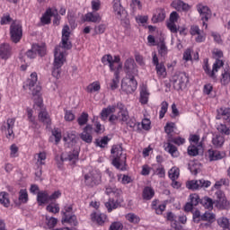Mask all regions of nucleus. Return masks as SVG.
Instances as JSON below:
<instances>
[{"label":"nucleus","mask_w":230,"mask_h":230,"mask_svg":"<svg viewBox=\"0 0 230 230\" xmlns=\"http://www.w3.org/2000/svg\"><path fill=\"white\" fill-rule=\"evenodd\" d=\"M217 131L223 136H230V127H227L226 124L217 125Z\"/></svg>","instance_id":"49"},{"label":"nucleus","mask_w":230,"mask_h":230,"mask_svg":"<svg viewBox=\"0 0 230 230\" xmlns=\"http://www.w3.org/2000/svg\"><path fill=\"white\" fill-rule=\"evenodd\" d=\"M37 202L39 206L49 204V193H48V190H41L38 192Z\"/></svg>","instance_id":"28"},{"label":"nucleus","mask_w":230,"mask_h":230,"mask_svg":"<svg viewBox=\"0 0 230 230\" xmlns=\"http://www.w3.org/2000/svg\"><path fill=\"white\" fill-rule=\"evenodd\" d=\"M177 128L175 122H167L164 126V132L167 134V139L173 137V132Z\"/></svg>","instance_id":"38"},{"label":"nucleus","mask_w":230,"mask_h":230,"mask_svg":"<svg viewBox=\"0 0 230 230\" xmlns=\"http://www.w3.org/2000/svg\"><path fill=\"white\" fill-rule=\"evenodd\" d=\"M184 143H186V138L182 137H169L167 142L164 145V148L172 157H179L180 154L177 146H181Z\"/></svg>","instance_id":"4"},{"label":"nucleus","mask_w":230,"mask_h":230,"mask_svg":"<svg viewBox=\"0 0 230 230\" xmlns=\"http://www.w3.org/2000/svg\"><path fill=\"white\" fill-rule=\"evenodd\" d=\"M0 204L4 206V208H10V194H8V192H0Z\"/></svg>","instance_id":"39"},{"label":"nucleus","mask_w":230,"mask_h":230,"mask_svg":"<svg viewBox=\"0 0 230 230\" xmlns=\"http://www.w3.org/2000/svg\"><path fill=\"white\" fill-rule=\"evenodd\" d=\"M167 220H169V222L171 223V226L172 227V229H177L178 226H179V222H177V220H175V215H173L172 212H168L167 216H166Z\"/></svg>","instance_id":"52"},{"label":"nucleus","mask_w":230,"mask_h":230,"mask_svg":"<svg viewBox=\"0 0 230 230\" xmlns=\"http://www.w3.org/2000/svg\"><path fill=\"white\" fill-rule=\"evenodd\" d=\"M119 206V203H118V201L114 200L113 199H110L105 203V208L108 209V213H111L112 210L118 209Z\"/></svg>","instance_id":"44"},{"label":"nucleus","mask_w":230,"mask_h":230,"mask_svg":"<svg viewBox=\"0 0 230 230\" xmlns=\"http://www.w3.org/2000/svg\"><path fill=\"white\" fill-rule=\"evenodd\" d=\"M187 152L190 157H196L199 154V147H197V146L190 145L188 146Z\"/></svg>","instance_id":"59"},{"label":"nucleus","mask_w":230,"mask_h":230,"mask_svg":"<svg viewBox=\"0 0 230 230\" xmlns=\"http://www.w3.org/2000/svg\"><path fill=\"white\" fill-rule=\"evenodd\" d=\"M119 190L114 186H111V185H106L105 186V193L106 195H116L119 194Z\"/></svg>","instance_id":"57"},{"label":"nucleus","mask_w":230,"mask_h":230,"mask_svg":"<svg viewBox=\"0 0 230 230\" xmlns=\"http://www.w3.org/2000/svg\"><path fill=\"white\" fill-rule=\"evenodd\" d=\"M124 71L128 77L129 85L127 87V82L123 79L121 83L122 89H125V91H134V89H137L136 76H137L139 71L137 70V65H136L134 58H128L125 61Z\"/></svg>","instance_id":"1"},{"label":"nucleus","mask_w":230,"mask_h":230,"mask_svg":"<svg viewBox=\"0 0 230 230\" xmlns=\"http://www.w3.org/2000/svg\"><path fill=\"white\" fill-rule=\"evenodd\" d=\"M80 156V149H74L73 152H70L67 155V160L72 163V164H76L78 157Z\"/></svg>","instance_id":"41"},{"label":"nucleus","mask_w":230,"mask_h":230,"mask_svg":"<svg viewBox=\"0 0 230 230\" xmlns=\"http://www.w3.org/2000/svg\"><path fill=\"white\" fill-rule=\"evenodd\" d=\"M111 154L113 155L112 164L117 170L121 169V165L127 163V155L123 154V147L115 145L111 147Z\"/></svg>","instance_id":"6"},{"label":"nucleus","mask_w":230,"mask_h":230,"mask_svg":"<svg viewBox=\"0 0 230 230\" xmlns=\"http://www.w3.org/2000/svg\"><path fill=\"white\" fill-rule=\"evenodd\" d=\"M37 55L44 57L46 55V44H33L31 49L26 52L28 58H36Z\"/></svg>","instance_id":"13"},{"label":"nucleus","mask_w":230,"mask_h":230,"mask_svg":"<svg viewBox=\"0 0 230 230\" xmlns=\"http://www.w3.org/2000/svg\"><path fill=\"white\" fill-rule=\"evenodd\" d=\"M55 13L51 8H48L40 18V22L43 26L46 24H51V18L54 17Z\"/></svg>","instance_id":"30"},{"label":"nucleus","mask_w":230,"mask_h":230,"mask_svg":"<svg viewBox=\"0 0 230 230\" xmlns=\"http://www.w3.org/2000/svg\"><path fill=\"white\" fill-rule=\"evenodd\" d=\"M169 179L171 181H177L179 179V176L181 175V170L178 167H172L168 172Z\"/></svg>","instance_id":"42"},{"label":"nucleus","mask_w":230,"mask_h":230,"mask_svg":"<svg viewBox=\"0 0 230 230\" xmlns=\"http://www.w3.org/2000/svg\"><path fill=\"white\" fill-rule=\"evenodd\" d=\"M12 21L13 20H12V17L10 16V13H4L1 17L0 24L2 26H4L6 24H10V22H12Z\"/></svg>","instance_id":"61"},{"label":"nucleus","mask_w":230,"mask_h":230,"mask_svg":"<svg viewBox=\"0 0 230 230\" xmlns=\"http://www.w3.org/2000/svg\"><path fill=\"white\" fill-rule=\"evenodd\" d=\"M84 184L88 186V188L99 186V184H102V173L98 171H91L84 174Z\"/></svg>","instance_id":"8"},{"label":"nucleus","mask_w":230,"mask_h":230,"mask_svg":"<svg viewBox=\"0 0 230 230\" xmlns=\"http://www.w3.org/2000/svg\"><path fill=\"white\" fill-rule=\"evenodd\" d=\"M46 152H40L39 154H37L36 165L38 166V168H40V166H44V164H46Z\"/></svg>","instance_id":"43"},{"label":"nucleus","mask_w":230,"mask_h":230,"mask_svg":"<svg viewBox=\"0 0 230 230\" xmlns=\"http://www.w3.org/2000/svg\"><path fill=\"white\" fill-rule=\"evenodd\" d=\"M102 21V16L98 13L90 12L84 14V22H100Z\"/></svg>","instance_id":"29"},{"label":"nucleus","mask_w":230,"mask_h":230,"mask_svg":"<svg viewBox=\"0 0 230 230\" xmlns=\"http://www.w3.org/2000/svg\"><path fill=\"white\" fill-rule=\"evenodd\" d=\"M213 55L214 57H216V61L213 64L212 66V70L209 67V63L208 61L205 62L204 66H203V69L206 73V75H208V76L209 78H211L212 80L216 81L217 80V73H218V70L220 69V67L224 66V61H222L220 58H222V57H224V52L220 49H216L213 51Z\"/></svg>","instance_id":"3"},{"label":"nucleus","mask_w":230,"mask_h":230,"mask_svg":"<svg viewBox=\"0 0 230 230\" xmlns=\"http://www.w3.org/2000/svg\"><path fill=\"white\" fill-rule=\"evenodd\" d=\"M158 54L160 57H166V55H168V47H166V43H164V41L158 45Z\"/></svg>","instance_id":"53"},{"label":"nucleus","mask_w":230,"mask_h":230,"mask_svg":"<svg viewBox=\"0 0 230 230\" xmlns=\"http://www.w3.org/2000/svg\"><path fill=\"white\" fill-rule=\"evenodd\" d=\"M92 222H95L98 226H103L107 222V215L100 212H94L91 215Z\"/></svg>","instance_id":"26"},{"label":"nucleus","mask_w":230,"mask_h":230,"mask_svg":"<svg viewBox=\"0 0 230 230\" xmlns=\"http://www.w3.org/2000/svg\"><path fill=\"white\" fill-rule=\"evenodd\" d=\"M118 118L119 119H120V121L126 123V121H128V119L130 118L128 116V111L126 110V111H119Z\"/></svg>","instance_id":"62"},{"label":"nucleus","mask_w":230,"mask_h":230,"mask_svg":"<svg viewBox=\"0 0 230 230\" xmlns=\"http://www.w3.org/2000/svg\"><path fill=\"white\" fill-rule=\"evenodd\" d=\"M39 82V77L36 72L31 74L30 78L27 79L25 84L23 85L24 89L26 87L31 92L32 96H39L42 91V86L37 84Z\"/></svg>","instance_id":"7"},{"label":"nucleus","mask_w":230,"mask_h":230,"mask_svg":"<svg viewBox=\"0 0 230 230\" xmlns=\"http://www.w3.org/2000/svg\"><path fill=\"white\" fill-rule=\"evenodd\" d=\"M47 226L49 229H53L57 226L58 220L55 217H46Z\"/></svg>","instance_id":"64"},{"label":"nucleus","mask_w":230,"mask_h":230,"mask_svg":"<svg viewBox=\"0 0 230 230\" xmlns=\"http://www.w3.org/2000/svg\"><path fill=\"white\" fill-rule=\"evenodd\" d=\"M166 19V11L164 8L156 9V13L153 15L151 21L153 24H157V22H163Z\"/></svg>","instance_id":"24"},{"label":"nucleus","mask_w":230,"mask_h":230,"mask_svg":"<svg viewBox=\"0 0 230 230\" xmlns=\"http://www.w3.org/2000/svg\"><path fill=\"white\" fill-rule=\"evenodd\" d=\"M116 112V106L115 105H109L107 108H103L101 111V119L102 121H105L111 114H114Z\"/></svg>","instance_id":"32"},{"label":"nucleus","mask_w":230,"mask_h":230,"mask_svg":"<svg viewBox=\"0 0 230 230\" xmlns=\"http://www.w3.org/2000/svg\"><path fill=\"white\" fill-rule=\"evenodd\" d=\"M63 216V222L66 224H71V226H78V220L73 210V205H66L61 211Z\"/></svg>","instance_id":"10"},{"label":"nucleus","mask_w":230,"mask_h":230,"mask_svg":"<svg viewBox=\"0 0 230 230\" xmlns=\"http://www.w3.org/2000/svg\"><path fill=\"white\" fill-rule=\"evenodd\" d=\"M155 195V190L152 187H145L142 191V198L144 200H152Z\"/></svg>","instance_id":"34"},{"label":"nucleus","mask_w":230,"mask_h":230,"mask_svg":"<svg viewBox=\"0 0 230 230\" xmlns=\"http://www.w3.org/2000/svg\"><path fill=\"white\" fill-rule=\"evenodd\" d=\"M188 82V76L186 74H178L174 75L172 78V83L174 87V89H182L184 85H186V83Z\"/></svg>","instance_id":"18"},{"label":"nucleus","mask_w":230,"mask_h":230,"mask_svg":"<svg viewBox=\"0 0 230 230\" xmlns=\"http://www.w3.org/2000/svg\"><path fill=\"white\" fill-rule=\"evenodd\" d=\"M64 141L66 143H76V134L74 131L67 132L66 136L64 137Z\"/></svg>","instance_id":"56"},{"label":"nucleus","mask_w":230,"mask_h":230,"mask_svg":"<svg viewBox=\"0 0 230 230\" xmlns=\"http://www.w3.org/2000/svg\"><path fill=\"white\" fill-rule=\"evenodd\" d=\"M196 8L200 15L203 26L208 28V23L206 22H208V21H209V17H211V10H209V7L202 4H198Z\"/></svg>","instance_id":"16"},{"label":"nucleus","mask_w":230,"mask_h":230,"mask_svg":"<svg viewBox=\"0 0 230 230\" xmlns=\"http://www.w3.org/2000/svg\"><path fill=\"white\" fill-rule=\"evenodd\" d=\"M153 65L155 66V71L158 78H164L167 75L166 66L164 62L159 63V58H157V53L153 52Z\"/></svg>","instance_id":"14"},{"label":"nucleus","mask_w":230,"mask_h":230,"mask_svg":"<svg viewBox=\"0 0 230 230\" xmlns=\"http://www.w3.org/2000/svg\"><path fill=\"white\" fill-rule=\"evenodd\" d=\"M64 62H66V59L54 56V63L52 69V76H54V78H60L61 68L62 66H64Z\"/></svg>","instance_id":"19"},{"label":"nucleus","mask_w":230,"mask_h":230,"mask_svg":"<svg viewBox=\"0 0 230 230\" xmlns=\"http://www.w3.org/2000/svg\"><path fill=\"white\" fill-rule=\"evenodd\" d=\"M168 112V102L164 101L161 103V110L159 111V119H163L165 114Z\"/></svg>","instance_id":"51"},{"label":"nucleus","mask_w":230,"mask_h":230,"mask_svg":"<svg viewBox=\"0 0 230 230\" xmlns=\"http://www.w3.org/2000/svg\"><path fill=\"white\" fill-rule=\"evenodd\" d=\"M12 57V47L8 43L0 45V58L3 60H8Z\"/></svg>","instance_id":"23"},{"label":"nucleus","mask_w":230,"mask_h":230,"mask_svg":"<svg viewBox=\"0 0 230 230\" xmlns=\"http://www.w3.org/2000/svg\"><path fill=\"white\" fill-rule=\"evenodd\" d=\"M10 35L11 40L17 44V42H21V39H22V24L17 22H13L10 26Z\"/></svg>","instance_id":"12"},{"label":"nucleus","mask_w":230,"mask_h":230,"mask_svg":"<svg viewBox=\"0 0 230 230\" xmlns=\"http://www.w3.org/2000/svg\"><path fill=\"white\" fill-rule=\"evenodd\" d=\"M224 143H226V138L221 135H217L212 138V145H214L216 148H222Z\"/></svg>","instance_id":"40"},{"label":"nucleus","mask_w":230,"mask_h":230,"mask_svg":"<svg viewBox=\"0 0 230 230\" xmlns=\"http://www.w3.org/2000/svg\"><path fill=\"white\" fill-rule=\"evenodd\" d=\"M201 220H203L204 222H215V214L211 212H205L201 216Z\"/></svg>","instance_id":"58"},{"label":"nucleus","mask_w":230,"mask_h":230,"mask_svg":"<svg viewBox=\"0 0 230 230\" xmlns=\"http://www.w3.org/2000/svg\"><path fill=\"white\" fill-rule=\"evenodd\" d=\"M207 157L210 162L220 161V159H224V155L218 150L208 149Z\"/></svg>","instance_id":"27"},{"label":"nucleus","mask_w":230,"mask_h":230,"mask_svg":"<svg viewBox=\"0 0 230 230\" xmlns=\"http://www.w3.org/2000/svg\"><path fill=\"white\" fill-rule=\"evenodd\" d=\"M179 13L173 11L169 16V20L166 22V27L171 33H177V22H179Z\"/></svg>","instance_id":"17"},{"label":"nucleus","mask_w":230,"mask_h":230,"mask_svg":"<svg viewBox=\"0 0 230 230\" xmlns=\"http://www.w3.org/2000/svg\"><path fill=\"white\" fill-rule=\"evenodd\" d=\"M110 141H111V138L105 136L102 139H96V145L97 146H100V148H105V146L109 145Z\"/></svg>","instance_id":"55"},{"label":"nucleus","mask_w":230,"mask_h":230,"mask_svg":"<svg viewBox=\"0 0 230 230\" xmlns=\"http://www.w3.org/2000/svg\"><path fill=\"white\" fill-rule=\"evenodd\" d=\"M190 34L194 37L195 42H198V44L206 42V32L200 30L199 25L190 26Z\"/></svg>","instance_id":"15"},{"label":"nucleus","mask_w":230,"mask_h":230,"mask_svg":"<svg viewBox=\"0 0 230 230\" xmlns=\"http://www.w3.org/2000/svg\"><path fill=\"white\" fill-rule=\"evenodd\" d=\"M200 184H202V181L200 180H192L187 182V188L188 190H200Z\"/></svg>","instance_id":"46"},{"label":"nucleus","mask_w":230,"mask_h":230,"mask_svg":"<svg viewBox=\"0 0 230 230\" xmlns=\"http://www.w3.org/2000/svg\"><path fill=\"white\" fill-rule=\"evenodd\" d=\"M150 100V92L148 91V86L146 84H142L140 87V97L139 102L141 105H146Z\"/></svg>","instance_id":"21"},{"label":"nucleus","mask_w":230,"mask_h":230,"mask_svg":"<svg viewBox=\"0 0 230 230\" xmlns=\"http://www.w3.org/2000/svg\"><path fill=\"white\" fill-rule=\"evenodd\" d=\"M39 119L41 121V123H44V125H47V127H49L51 125V118L49 117V114L46 110H41L39 113Z\"/></svg>","instance_id":"33"},{"label":"nucleus","mask_w":230,"mask_h":230,"mask_svg":"<svg viewBox=\"0 0 230 230\" xmlns=\"http://www.w3.org/2000/svg\"><path fill=\"white\" fill-rule=\"evenodd\" d=\"M89 121V113L83 112L77 119V123L80 127H84V125H87Z\"/></svg>","instance_id":"47"},{"label":"nucleus","mask_w":230,"mask_h":230,"mask_svg":"<svg viewBox=\"0 0 230 230\" xmlns=\"http://www.w3.org/2000/svg\"><path fill=\"white\" fill-rule=\"evenodd\" d=\"M229 66H226L224 68V71L221 74V84L222 85H229L230 83V71H229Z\"/></svg>","instance_id":"36"},{"label":"nucleus","mask_w":230,"mask_h":230,"mask_svg":"<svg viewBox=\"0 0 230 230\" xmlns=\"http://www.w3.org/2000/svg\"><path fill=\"white\" fill-rule=\"evenodd\" d=\"M13 127H15V118H9L1 124L0 130L3 134H5L7 139H13L15 137Z\"/></svg>","instance_id":"9"},{"label":"nucleus","mask_w":230,"mask_h":230,"mask_svg":"<svg viewBox=\"0 0 230 230\" xmlns=\"http://www.w3.org/2000/svg\"><path fill=\"white\" fill-rule=\"evenodd\" d=\"M119 85V74L118 72L114 73V78L110 83V87L111 91H115V89H118Z\"/></svg>","instance_id":"48"},{"label":"nucleus","mask_w":230,"mask_h":230,"mask_svg":"<svg viewBox=\"0 0 230 230\" xmlns=\"http://www.w3.org/2000/svg\"><path fill=\"white\" fill-rule=\"evenodd\" d=\"M216 119H223L226 123H230V108L221 107L217 110Z\"/></svg>","instance_id":"20"},{"label":"nucleus","mask_w":230,"mask_h":230,"mask_svg":"<svg viewBox=\"0 0 230 230\" xmlns=\"http://www.w3.org/2000/svg\"><path fill=\"white\" fill-rule=\"evenodd\" d=\"M215 201L214 204L217 209H229L230 202L227 200L224 191L218 190L215 192Z\"/></svg>","instance_id":"11"},{"label":"nucleus","mask_w":230,"mask_h":230,"mask_svg":"<svg viewBox=\"0 0 230 230\" xmlns=\"http://www.w3.org/2000/svg\"><path fill=\"white\" fill-rule=\"evenodd\" d=\"M113 10L118 19H121L123 13H125V8L121 5V0H113Z\"/></svg>","instance_id":"31"},{"label":"nucleus","mask_w":230,"mask_h":230,"mask_svg":"<svg viewBox=\"0 0 230 230\" xmlns=\"http://www.w3.org/2000/svg\"><path fill=\"white\" fill-rule=\"evenodd\" d=\"M126 219L130 222V224H139L141 222V218L134 213H129L126 215Z\"/></svg>","instance_id":"50"},{"label":"nucleus","mask_w":230,"mask_h":230,"mask_svg":"<svg viewBox=\"0 0 230 230\" xmlns=\"http://www.w3.org/2000/svg\"><path fill=\"white\" fill-rule=\"evenodd\" d=\"M102 62L104 66L109 65L110 71L118 73L119 75L121 69H123V64H121V58L117 55L112 58V55L107 54L102 58Z\"/></svg>","instance_id":"5"},{"label":"nucleus","mask_w":230,"mask_h":230,"mask_svg":"<svg viewBox=\"0 0 230 230\" xmlns=\"http://www.w3.org/2000/svg\"><path fill=\"white\" fill-rule=\"evenodd\" d=\"M18 203H15L16 206H21V204H28L30 198L28 197V190L26 189H22L19 191Z\"/></svg>","instance_id":"35"},{"label":"nucleus","mask_w":230,"mask_h":230,"mask_svg":"<svg viewBox=\"0 0 230 230\" xmlns=\"http://www.w3.org/2000/svg\"><path fill=\"white\" fill-rule=\"evenodd\" d=\"M171 6L174 10H177V12H188L190 10V4L181 0H173Z\"/></svg>","instance_id":"25"},{"label":"nucleus","mask_w":230,"mask_h":230,"mask_svg":"<svg viewBox=\"0 0 230 230\" xmlns=\"http://www.w3.org/2000/svg\"><path fill=\"white\" fill-rule=\"evenodd\" d=\"M90 132H93V126L88 124L84 127L83 133L80 135L82 141L88 144L93 143V135H91Z\"/></svg>","instance_id":"22"},{"label":"nucleus","mask_w":230,"mask_h":230,"mask_svg":"<svg viewBox=\"0 0 230 230\" xmlns=\"http://www.w3.org/2000/svg\"><path fill=\"white\" fill-rule=\"evenodd\" d=\"M102 89V85L100 84V81H94L87 85L85 91L89 94H93V93H98Z\"/></svg>","instance_id":"37"},{"label":"nucleus","mask_w":230,"mask_h":230,"mask_svg":"<svg viewBox=\"0 0 230 230\" xmlns=\"http://www.w3.org/2000/svg\"><path fill=\"white\" fill-rule=\"evenodd\" d=\"M71 37V29L69 25H64L62 29V37L59 45L55 48L54 57L66 60V51L73 48V43L69 40Z\"/></svg>","instance_id":"2"},{"label":"nucleus","mask_w":230,"mask_h":230,"mask_svg":"<svg viewBox=\"0 0 230 230\" xmlns=\"http://www.w3.org/2000/svg\"><path fill=\"white\" fill-rule=\"evenodd\" d=\"M47 211H49V213H54L55 215L56 213H60V205L58 203H51L47 206Z\"/></svg>","instance_id":"54"},{"label":"nucleus","mask_w":230,"mask_h":230,"mask_svg":"<svg viewBox=\"0 0 230 230\" xmlns=\"http://www.w3.org/2000/svg\"><path fill=\"white\" fill-rule=\"evenodd\" d=\"M190 203L194 206H199V203L201 202L200 197L198 194H190Z\"/></svg>","instance_id":"63"},{"label":"nucleus","mask_w":230,"mask_h":230,"mask_svg":"<svg viewBox=\"0 0 230 230\" xmlns=\"http://www.w3.org/2000/svg\"><path fill=\"white\" fill-rule=\"evenodd\" d=\"M200 204L204 207L205 209H213V204H215V201L211 199V198L205 197L201 199Z\"/></svg>","instance_id":"45"},{"label":"nucleus","mask_w":230,"mask_h":230,"mask_svg":"<svg viewBox=\"0 0 230 230\" xmlns=\"http://www.w3.org/2000/svg\"><path fill=\"white\" fill-rule=\"evenodd\" d=\"M119 181H121L122 184H130L132 182V177L127 174H118Z\"/></svg>","instance_id":"60"}]
</instances>
